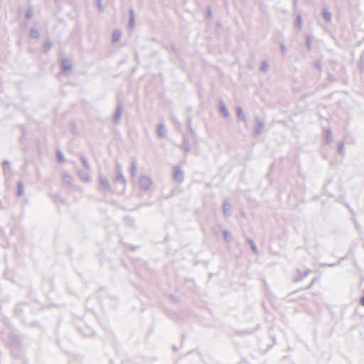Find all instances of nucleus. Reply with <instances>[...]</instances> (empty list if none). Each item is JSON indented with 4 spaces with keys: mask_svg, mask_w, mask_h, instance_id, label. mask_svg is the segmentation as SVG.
<instances>
[{
    "mask_svg": "<svg viewBox=\"0 0 364 364\" xmlns=\"http://www.w3.org/2000/svg\"><path fill=\"white\" fill-rule=\"evenodd\" d=\"M360 303L362 306H364V296L360 298Z\"/></svg>",
    "mask_w": 364,
    "mask_h": 364,
    "instance_id": "1",
    "label": "nucleus"
}]
</instances>
